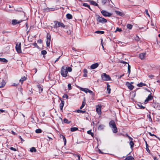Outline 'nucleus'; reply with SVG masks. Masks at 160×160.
<instances>
[{
  "label": "nucleus",
  "instance_id": "f257e3e1",
  "mask_svg": "<svg viewBox=\"0 0 160 160\" xmlns=\"http://www.w3.org/2000/svg\"><path fill=\"white\" fill-rule=\"evenodd\" d=\"M72 68L70 67L66 66H63L61 68L60 73L62 77L66 78L68 76V72H72Z\"/></svg>",
  "mask_w": 160,
  "mask_h": 160
},
{
  "label": "nucleus",
  "instance_id": "f03ea898",
  "mask_svg": "<svg viewBox=\"0 0 160 160\" xmlns=\"http://www.w3.org/2000/svg\"><path fill=\"white\" fill-rule=\"evenodd\" d=\"M110 127L112 128L113 132L116 133L117 132V128L116 126L115 122L112 120L109 123Z\"/></svg>",
  "mask_w": 160,
  "mask_h": 160
},
{
  "label": "nucleus",
  "instance_id": "7ed1b4c3",
  "mask_svg": "<svg viewBox=\"0 0 160 160\" xmlns=\"http://www.w3.org/2000/svg\"><path fill=\"white\" fill-rule=\"evenodd\" d=\"M96 18L97 22L99 23H106L107 22V20L106 19L102 17H100L98 15H96Z\"/></svg>",
  "mask_w": 160,
  "mask_h": 160
},
{
  "label": "nucleus",
  "instance_id": "20e7f679",
  "mask_svg": "<svg viewBox=\"0 0 160 160\" xmlns=\"http://www.w3.org/2000/svg\"><path fill=\"white\" fill-rule=\"evenodd\" d=\"M54 23L55 24V25L53 26V27L54 28H57L58 27H62L63 28H65V26L63 23L60 22L55 21L54 22Z\"/></svg>",
  "mask_w": 160,
  "mask_h": 160
},
{
  "label": "nucleus",
  "instance_id": "39448f33",
  "mask_svg": "<svg viewBox=\"0 0 160 160\" xmlns=\"http://www.w3.org/2000/svg\"><path fill=\"white\" fill-rule=\"evenodd\" d=\"M102 79L103 81H109L111 80V78L108 75L105 73H103L101 75Z\"/></svg>",
  "mask_w": 160,
  "mask_h": 160
},
{
  "label": "nucleus",
  "instance_id": "423d86ee",
  "mask_svg": "<svg viewBox=\"0 0 160 160\" xmlns=\"http://www.w3.org/2000/svg\"><path fill=\"white\" fill-rule=\"evenodd\" d=\"M81 90L85 92L86 93L88 92L93 97L94 96V94L91 90L88 89L87 88H81Z\"/></svg>",
  "mask_w": 160,
  "mask_h": 160
},
{
  "label": "nucleus",
  "instance_id": "0eeeda50",
  "mask_svg": "<svg viewBox=\"0 0 160 160\" xmlns=\"http://www.w3.org/2000/svg\"><path fill=\"white\" fill-rule=\"evenodd\" d=\"M16 49L17 52L18 53H21L22 52V50L21 49V43L20 42H18L16 44Z\"/></svg>",
  "mask_w": 160,
  "mask_h": 160
},
{
  "label": "nucleus",
  "instance_id": "6e6552de",
  "mask_svg": "<svg viewBox=\"0 0 160 160\" xmlns=\"http://www.w3.org/2000/svg\"><path fill=\"white\" fill-rule=\"evenodd\" d=\"M96 111L98 114L101 115L102 113L101 112V105H98L96 106Z\"/></svg>",
  "mask_w": 160,
  "mask_h": 160
},
{
  "label": "nucleus",
  "instance_id": "1a4fd4ad",
  "mask_svg": "<svg viewBox=\"0 0 160 160\" xmlns=\"http://www.w3.org/2000/svg\"><path fill=\"white\" fill-rule=\"evenodd\" d=\"M51 36L50 34H48L47 36V40L46 41L47 46V47H49L50 45L51 42Z\"/></svg>",
  "mask_w": 160,
  "mask_h": 160
},
{
  "label": "nucleus",
  "instance_id": "9d476101",
  "mask_svg": "<svg viewBox=\"0 0 160 160\" xmlns=\"http://www.w3.org/2000/svg\"><path fill=\"white\" fill-rule=\"evenodd\" d=\"M101 13L102 14L103 16L105 17H110V16L112 14L106 11L102 10L101 11Z\"/></svg>",
  "mask_w": 160,
  "mask_h": 160
},
{
  "label": "nucleus",
  "instance_id": "9b49d317",
  "mask_svg": "<svg viewBox=\"0 0 160 160\" xmlns=\"http://www.w3.org/2000/svg\"><path fill=\"white\" fill-rule=\"evenodd\" d=\"M99 66L98 63H96L90 66V68L91 69H94L97 68Z\"/></svg>",
  "mask_w": 160,
  "mask_h": 160
},
{
  "label": "nucleus",
  "instance_id": "f8f14e48",
  "mask_svg": "<svg viewBox=\"0 0 160 160\" xmlns=\"http://www.w3.org/2000/svg\"><path fill=\"white\" fill-rule=\"evenodd\" d=\"M146 55L145 53H142L139 54V57L141 59H144L145 58Z\"/></svg>",
  "mask_w": 160,
  "mask_h": 160
},
{
  "label": "nucleus",
  "instance_id": "ddd939ff",
  "mask_svg": "<svg viewBox=\"0 0 160 160\" xmlns=\"http://www.w3.org/2000/svg\"><path fill=\"white\" fill-rule=\"evenodd\" d=\"M22 22V20H20L18 21L17 20H13L12 22V24L13 25H16L17 24L19 23Z\"/></svg>",
  "mask_w": 160,
  "mask_h": 160
},
{
  "label": "nucleus",
  "instance_id": "4468645a",
  "mask_svg": "<svg viewBox=\"0 0 160 160\" xmlns=\"http://www.w3.org/2000/svg\"><path fill=\"white\" fill-rule=\"evenodd\" d=\"M152 97L151 95H149L148 97L145 100V103H147L148 101L151 100L152 99Z\"/></svg>",
  "mask_w": 160,
  "mask_h": 160
},
{
  "label": "nucleus",
  "instance_id": "2eb2a0df",
  "mask_svg": "<svg viewBox=\"0 0 160 160\" xmlns=\"http://www.w3.org/2000/svg\"><path fill=\"white\" fill-rule=\"evenodd\" d=\"M127 85L128 88L131 90H132L134 88V86L129 82L127 83Z\"/></svg>",
  "mask_w": 160,
  "mask_h": 160
},
{
  "label": "nucleus",
  "instance_id": "dca6fc26",
  "mask_svg": "<svg viewBox=\"0 0 160 160\" xmlns=\"http://www.w3.org/2000/svg\"><path fill=\"white\" fill-rule=\"evenodd\" d=\"M129 138L130 139H131V140L129 144L130 145L131 148H132L133 147V146L134 145V143L133 142V141H132L133 139L131 138L130 137H129Z\"/></svg>",
  "mask_w": 160,
  "mask_h": 160
},
{
  "label": "nucleus",
  "instance_id": "f3484780",
  "mask_svg": "<svg viewBox=\"0 0 160 160\" xmlns=\"http://www.w3.org/2000/svg\"><path fill=\"white\" fill-rule=\"evenodd\" d=\"M83 72L84 73L83 76L84 77H86L87 76V73H88L87 70L86 69H84L83 71Z\"/></svg>",
  "mask_w": 160,
  "mask_h": 160
},
{
  "label": "nucleus",
  "instance_id": "a211bd4d",
  "mask_svg": "<svg viewBox=\"0 0 160 160\" xmlns=\"http://www.w3.org/2000/svg\"><path fill=\"white\" fill-rule=\"evenodd\" d=\"M64 103V101H61V103L60 104V108L61 110H62Z\"/></svg>",
  "mask_w": 160,
  "mask_h": 160
},
{
  "label": "nucleus",
  "instance_id": "6ab92c4d",
  "mask_svg": "<svg viewBox=\"0 0 160 160\" xmlns=\"http://www.w3.org/2000/svg\"><path fill=\"white\" fill-rule=\"evenodd\" d=\"M86 104V100L85 98H84L83 99V101L82 102V105L81 106V109L83 108Z\"/></svg>",
  "mask_w": 160,
  "mask_h": 160
},
{
  "label": "nucleus",
  "instance_id": "aec40b11",
  "mask_svg": "<svg viewBox=\"0 0 160 160\" xmlns=\"http://www.w3.org/2000/svg\"><path fill=\"white\" fill-rule=\"evenodd\" d=\"M115 12L116 14H117V15L119 16H122L123 15V12H121L120 11L115 10Z\"/></svg>",
  "mask_w": 160,
  "mask_h": 160
},
{
  "label": "nucleus",
  "instance_id": "412c9836",
  "mask_svg": "<svg viewBox=\"0 0 160 160\" xmlns=\"http://www.w3.org/2000/svg\"><path fill=\"white\" fill-rule=\"evenodd\" d=\"M26 79V78L25 76H23L21 78V79L19 80L20 82L22 84L23 82Z\"/></svg>",
  "mask_w": 160,
  "mask_h": 160
},
{
  "label": "nucleus",
  "instance_id": "4be33fe9",
  "mask_svg": "<svg viewBox=\"0 0 160 160\" xmlns=\"http://www.w3.org/2000/svg\"><path fill=\"white\" fill-rule=\"evenodd\" d=\"M134 158L131 156H129L126 157L125 160H134Z\"/></svg>",
  "mask_w": 160,
  "mask_h": 160
},
{
  "label": "nucleus",
  "instance_id": "5701e85b",
  "mask_svg": "<svg viewBox=\"0 0 160 160\" xmlns=\"http://www.w3.org/2000/svg\"><path fill=\"white\" fill-rule=\"evenodd\" d=\"M6 84L5 81L2 80V82L0 83V88L4 87Z\"/></svg>",
  "mask_w": 160,
  "mask_h": 160
},
{
  "label": "nucleus",
  "instance_id": "b1692460",
  "mask_svg": "<svg viewBox=\"0 0 160 160\" xmlns=\"http://www.w3.org/2000/svg\"><path fill=\"white\" fill-rule=\"evenodd\" d=\"M37 87L39 89V92L40 93L43 91V88L40 85H38Z\"/></svg>",
  "mask_w": 160,
  "mask_h": 160
},
{
  "label": "nucleus",
  "instance_id": "393cba45",
  "mask_svg": "<svg viewBox=\"0 0 160 160\" xmlns=\"http://www.w3.org/2000/svg\"><path fill=\"white\" fill-rule=\"evenodd\" d=\"M89 2L91 3V4H92V5L95 6H97L98 5V4H97L96 2L92 0L89 1Z\"/></svg>",
  "mask_w": 160,
  "mask_h": 160
},
{
  "label": "nucleus",
  "instance_id": "a878e982",
  "mask_svg": "<svg viewBox=\"0 0 160 160\" xmlns=\"http://www.w3.org/2000/svg\"><path fill=\"white\" fill-rule=\"evenodd\" d=\"M110 85H109L108 83H107V90L108 92L109 93L110 92V91L111 89L110 88Z\"/></svg>",
  "mask_w": 160,
  "mask_h": 160
},
{
  "label": "nucleus",
  "instance_id": "bb28decb",
  "mask_svg": "<svg viewBox=\"0 0 160 160\" xmlns=\"http://www.w3.org/2000/svg\"><path fill=\"white\" fill-rule=\"evenodd\" d=\"M60 137L63 138L64 142V145H66V140L65 137L63 135H60Z\"/></svg>",
  "mask_w": 160,
  "mask_h": 160
},
{
  "label": "nucleus",
  "instance_id": "cd10ccee",
  "mask_svg": "<svg viewBox=\"0 0 160 160\" xmlns=\"http://www.w3.org/2000/svg\"><path fill=\"white\" fill-rule=\"evenodd\" d=\"M30 151L31 152H35L37 151L36 149L34 147L31 148L30 149Z\"/></svg>",
  "mask_w": 160,
  "mask_h": 160
},
{
  "label": "nucleus",
  "instance_id": "c85d7f7f",
  "mask_svg": "<svg viewBox=\"0 0 160 160\" xmlns=\"http://www.w3.org/2000/svg\"><path fill=\"white\" fill-rule=\"evenodd\" d=\"M83 6L87 7L89 9L91 10H92V9H91V8H90V6L89 5H88V4L87 3H83Z\"/></svg>",
  "mask_w": 160,
  "mask_h": 160
},
{
  "label": "nucleus",
  "instance_id": "c756f323",
  "mask_svg": "<svg viewBox=\"0 0 160 160\" xmlns=\"http://www.w3.org/2000/svg\"><path fill=\"white\" fill-rule=\"evenodd\" d=\"M66 16L67 18L68 19H71L72 18V16L69 13L67 14L66 15Z\"/></svg>",
  "mask_w": 160,
  "mask_h": 160
},
{
  "label": "nucleus",
  "instance_id": "7c9ffc66",
  "mask_svg": "<svg viewBox=\"0 0 160 160\" xmlns=\"http://www.w3.org/2000/svg\"><path fill=\"white\" fill-rule=\"evenodd\" d=\"M138 106L140 109H144L145 108V107L143 106L142 104L140 103H138Z\"/></svg>",
  "mask_w": 160,
  "mask_h": 160
},
{
  "label": "nucleus",
  "instance_id": "2f4dec72",
  "mask_svg": "<svg viewBox=\"0 0 160 160\" xmlns=\"http://www.w3.org/2000/svg\"><path fill=\"white\" fill-rule=\"evenodd\" d=\"M78 129V128L76 127L72 128H71V131L72 132H74L77 130Z\"/></svg>",
  "mask_w": 160,
  "mask_h": 160
},
{
  "label": "nucleus",
  "instance_id": "473e14b6",
  "mask_svg": "<svg viewBox=\"0 0 160 160\" xmlns=\"http://www.w3.org/2000/svg\"><path fill=\"white\" fill-rule=\"evenodd\" d=\"M0 61L4 62H8V60L5 58H0Z\"/></svg>",
  "mask_w": 160,
  "mask_h": 160
},
{
  "label": "nucleus",
  "instance_id": "72a5a7b5",
  "mask_svg": "<svg viewBox=\"0 0 160 160\" xmlns=\"http://www.w3.org/2000/svg\"><path fill=\"white\" fill-rule=\"evenodd\" d=\"M145 84L143 83L142 82H140V83L138 84L137 85L139 87H141L143 86H145Z\"/></svg>",
  "mask_w": 160,
  "mask_h": 160
},
{
  "label": "nucleus",
  "instance_id": "f704fd0d",
  "mask_svg": "<svg viewBox=\"0 0 160 160\" xmlns=\"http://www.w3.org/2000/svg\"><path fill=\"white\" fill-rule=\"evenodd\" d=\"M95 33L98 34H103L104 32V31H97L95 32Z\"/></svg>",
  "mask_w": 160,
  "mask_h": 160
},
{
  "label": "nucleus",
  "instance_id": "c9c22d12",
  "mask_svg": "<svg viewBox=\"0 0 160 160\" xmlns=\"http://www.w3.org/2000/svg\"><path fill=\"white\" fill-rule=\"evenodd\" d=\"M91 130H90L87 131V133L89 134H90L91 135V136L93 137V132H91Z\"/></svg>",
  "mask_w": 160,
  "mask_h": 160
},
{
  "label": "nucleus",
  "instance_id": "e433bc0d",
  "mask_svg": "<svg viewBox=\"0 0 160 160\" xmlns=\"http://www.w3.org/2000/svg\"><path fill=\"white\" fill-rule=\"evenodd\" d=\"M104 126L103 125H100L98 127V129L99 130H102L104 128Z\"/></svg>",
  "mask_w": 160,
  "mask_h": 160
},
{
  "label": "nucleus",
  "instance_id": "4c0bfd02",
  "mask_svg": "<svg viewBox=\"0 0 160 160\" xmlns=\"http://www.w3.org/2000/svg\"><path fill=\"white\" fill-rule=\"evenodd\" d=\"M127 28L131 29L132 27V25L131 24H127Z\"/></svg>",
  "mask_w": 160,
  "mask_h": 160
},
{
  "label": "nucleus",
  "instance_id": "58836bf2",
  "mask_svg": "<svg viewBox=\"0 0 160 160\" xmlns=\"http://www.w3.org/2000/svg\"><path fill=\"white\" fill-rule=\"evenodd\" d=\"M35 132L36 133H39L42 132V130L40 129H38L35 130Z\"/></svg>",
  "mask_w": 160,
  "mask_h": 160
},
{
  "label": "nucleus",
  "instance_id": "ea45409f",
  "mask_svg": "<svg viewBox=\"0 0 160 160\" xmlns=\"http://www.w3.org/2000/svg\"><path fill=\"white\" fill-rule=\"evenodd\" d=\"M147 117L148 118V120L149 121H150V122H152V118H151V117L150 114H148V115H147Z\"/></svg>",
  "mask_w": 160,
  "mask_h": 160
},
{
  "label": "nucleus",
  "instance_id": "a19ab883",
  "mask_svg": "<svg viewBox=\"0 0 160 160\" xmlns=\"http://www.w3.org/2000/svg\"><path fill=\"white\" fill-rule=\"evenodd\" d=\"M63 122L64 123H69L70 122V121H68V120L66 118H64L63 119Z\"/></svg>",
  "mask_w": 160,
  "mask_h": 160
},
{
  "label": "nucleus",
  "instance_id": "79ce46f5",
  "mask_svg": "<svg viewBox=\"0 0 160 160\" xmlns=\"http://www.w3.org/2000/svg\"><path fill=\"white\" fill-rule=\"evenodd\" d=\"M128 71L129 74L130 72V66L129 64L128 63Z\"/></svg>",
  "mask_w": 160,
  "mask_h": 160
},
{
  "label": "nucleus",
  "instance_id": "37998d69",
  "mask_svg": "<svg viewBox=\"0 0 160 160\" xmlns=\"http://www.w3.org/2000/svg\"><path fill=\"white\" fill-rule=\"evenodd\" d=\"M122 31V29L121 28H117L116 29V30L115 31V32H116L117 31H118L119 32H120Z\"/></svg>",
  "mask_w": 160,
  "mask_h": 160
},
{
  "label": "nucleus",
  "instance_id": "c03bdc74",
  "mask_svg": "<svg viewBox=\"0 0 160 160\" xmlns=\"http://www.w3.org/2000/svg\"><path fill=\"white\" fill-rule=\"evenodd\" d=\"M41 53L42 55H45L47 53V52L45 50H42L41 51Z\"/></svg>",
  "mask_w": 160,
  "mask_h": 160
},
{
  "label": "nucleus",
  "instance_id": "a18cd8bd",
  "mask_svg": "<svg viewBox=\"0 0 160 160\" xmlns=\"http://www.w3.org/2000/svg\"><path fill=\"white\" fill-rule=\"evenodd\" d=\"M108 0H102V5H104Z\"/></svg>",
  "mask_w": 160,
  "mask_h": 160
},
{
  "label": "nucleus",
  "instance_id": "49530a36",
  "mask_svg": "<svg viewBox=\"0 0 160 160\" xmlns=\"http://www.w3.org/2000/svg\"><path fill=\"white\" fill-rule=\"evenodd\" d=\"M74 157L75 158L78 157V160H79L80 158V157L79 156V155H77L76 154H74Z\"/></svg>",
  "mask_w": 160,
  "mask_h": 160
},
{
  "label": "nucleus",
  "instance_id": "de8ad7c7",
  "mask_svg": "<svg viewBox=\"0 0 160 160\" xmlns=\"http://www.w3.org/2000/svg\"><path fill=\"white\" fill-rule=\"evenodd\" d=\"M145 12L146 13V14H147L148 16V17H150V15H149V13H148V10H145Z\"/></svg>",
  "mask_w": 160,
  "mask_h": 160
},
{
  "label": "nucleus",
  "instance_id": "09e8293b",
  "mask_svg": "<svg viewBox=\"0 0 160 160\" xmlns=\"http://www.w3.org/2000/svg\"><path fill=\"white\" fill-rule=\"evenodd\" d=\"M63 98H66V99L68 98V96L67 94H64L62 97Z\"/></svg>",
  "mask_w": 160,
  "mask_h": 160
},
{
  "label": "nucleus",
  "instance_id": "8fccbe9b",
  "mask_svg": "<svg viewBox=\"0 0 160 160\" xmlns=\"http://www.w3.org/2000/svg\"><path fill=\"white\" fill-rule=\"evenodd\" d=\"M68 87L69 90H70L71 89V84H68Z\"/></svg>",
  "mask_w": 160,
  "mask_h": 160
},
{
  "label": "nucleus",
  "instance_id": "3c124183",
  "mask_svg": "<svg viewBox=\"0 0 160 160\" xmlns=\"http://www.w3.org/2000/svg\"><path fill=\"white\" fill-rule=\"evenodd\" d=\"M10 149L11 150L14 151H16V149L15 148H14L13 147H11V148H10Z\"/></svg>",
  "mask_w": 160,
  "mask_h": 160
},
{
  "label": "nucleus",
  "instance_id": "603ef678",
  "mask_svg": "<svg viewBox=\"0 0 160 160\" xmlns=\"http://www.w3.org/2000/svg\"><path fill=\"white\" fill-rule=\"evenodd\" d=\"M148 77L151 78H152L154 77V75H148Z\"/></svg>",
  "mask_w": 160,
  "mask_h": 160
},
{
  "label": "nucleus",
  "instance_id": "864d4df0",
  "mask_svg": "<svg viewBox=\"0 0 160 160\" xmlns=\"http://www.w3.org/2000/svg\"><path fill=\"white\" fill-rule=\"evenodd\" d=\"M149 134L151 136H154L156 137V136L155 135H154V134H152L150 132H149Z\"/></svg>",
  "mask_w": 160,
  "mask_h": 160
},
{
  "label": "nucleus",
  "instance_id": "5fc2aeb1",
  "mask_svg": "<svg viewBox=\"0 0 160 160\" xmlns=\"http://www.w3.org/2000/svg\"><path fill=\"white\" fill-rule=\"evenodd\" d=\"M120 62L121 63H123L124 64L127 63V62L123 61H120Z\"/></svg>",
  "mask_w": 160,
  "mask_h": 160
},
{
  "label": "nucleus",
  "instance_id": "6e6d98bb",
  "mask_svg": "<svg viewBox=\"0 0 160 160\" xmlns=\"http://www.w3.org/2000/svg\"><path fill=\"white\" fill-rule=\"evenodd\" d=\"M11 133L12 134H13L14 135H16V133L14 132L13 131H11Z\"/></svg>",
  "mask_w": 160,
  "mask_h": 160
},
{
  "label": "nucleus",
  "instance_id": "4d7b16f0",
  "mask_svg": "<svg viewBox=\"0 0 160 160\" xmlns=\"http://www.w3.org/2000/svg\"><path fill=\"white\" fill-rule=\"evenodd\" d=\"M85 112H86L85 111L81 110V113H85Z\"/></svg>",
  "mask_w": 160,
  "mask_h": 160
},
{
  "label": "nucleus",
  "instance_id": "13d9d810",
  "mask_svg": "<svg viewBox=\"0 0 160 160\" xmlns=\"http://www.w3.org/2000/svg\"><path fill=\"white\" fill-rule=\"evenodd\" d=\"M19 138L22 141H24V140H23V139L22 138V137H21V136H19Z\"/></svg>",
  "mask_w": 160,
  "mask_h": 160
},
{
  "label": "nucleus",
  "instance_id": "bf43d9fd",
  "mask_svg": "<svg viewBox=\"0 0 160 160\" xmlns=\"http://www.w3.org/2000/svg\"><path fill=\"white\" fill-rule=\"evenodd\" d=\"M17 84H16V83H13V84H12V86H17Z\"/></svg>",
  "mask_w": 160,
  "mask_h": 160
},
{
  "label": "nucleus",
  "instance_id": "052dcab7",
  "mask_svg": "<svg viewBox=\"0 0 160 160\" xmlns=\"http://www.w3.org/2000/svg\"><path fill=\"white\" fill-rule=\"evenodd\" d=\"M48 138L49 139V141H51V140H52V139L50 137H49L48 136Z\"/></svg>",
  "mask_w": 160,
  "mask_h": 160
},
{
  "label": "nucleus",
  "instance_id": "680f3d73",
  "mask_svg": "<svg viewBox=\"0 0 160 160\" xmlns=\"http://www.w3.org/2000/svg\"><path fill=\"white\" fill-rule=\"evenodd\" d=\"M33 70L35 71V73H36L37 71V70L36 68H35L33 69Z\"/></svg>",
  "mask_w": 160,
  "mask_h": 160
},
{
  "label": "nucleus",
  "instance_id": "e2e57ef3",
  "mask_svg": "<svg viewBox=\"0 0 160 160\" xmlns=\"http://www.w3.org/2000/svg\"><path fill=\"white\" fill-rule=\"evenodd\" d=\"M0 111H1V112H3L4 111V110H2V109H0Z\"/></svg>",
  "mask_w": 160,
  "mask_h": 160
},
{
  "label": "nucleus",
  "instance_id": "0e129e2a",
  "mask_svg": "<svg viewBox=\"0 0 160 160\" xmlns=\"http://www.w3.org/2000/svg\"><path fill=\"white\" fill-rule=\"evenodd\" d=\"M102 40L101 41V44H102V48L103 49L104 48V47H103V44H102Z\"/></svg>",
  "mask_w": 160,
  "mask_h": 160
},
{
  "label": "nucleus",
  "instance_id": "69168bd1",
  "mask_svg": "<svg viewBox=\"0 0 160 160\" xmlns=\"http://www.w3.org/2000/svg\"><path fill=\"white\" fill-rule=\"evenodd\" d=\"M60 56H59V58L55 61V62H56V61H57L60 58Z\"/></svg>",
  "mask_w": 160,
  "mask_h": 160
},
{
  "label": "nucleus",
  "instance_id": "338daca9",
  "mask_svg": "<svg viewBox=\"0 0 160 160\" xmlns=\"http://www.w3.org/2000/svg\"><path fill=\"white\" fill-rule=\"evenodd\" d=\"M154 160H158L157 158H156L155 157L154 158Z\"/></svg>",
  "mask_w": 160,
  "mask_h": 160
},
{
  "label": "nucleus",
  "instance_id": "774afa93",
  "mask_svg": "<svg viewBox=\"0 0 160 160\" xmlns=\"http://www.w3.org/2000/svg\"><path fill=\"white\" fill-rule=\"evenodd\" d=\"M38 42H41V40H38Z\"/></svg>",
  "mask_w": 160,
  "mask_h": 160
}]
</instances>
